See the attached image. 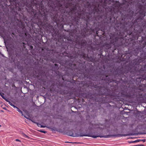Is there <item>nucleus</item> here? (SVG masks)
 I'll return each instance as SVG.
<instances>
[{
	"mask_svg": "<svg viewBox=\"0 0 146 146\" xmlns=\"http://www.w3.org/2000/svg\"><path fill=\"white\" fill-rule=\"evenodd\" d=\"M65 7L66 8H70V12L68 13V15H70L71 13V15L74 14V16H72L71 18L72 21L75 22V23L77 25H78L79 23V19H83L84 20L86 21L87 22H88L90 20L94 19L97 21H98L100 19L96 20L95 19V16L94 14L93 17L92 16V14L90 13H86L85 12L82 11L80 12H79L77 13L78 16H76V11H78L77 10V7L80 8V7L76 5H74V4L72 3H68L65 4ZM93 14L94 13L93 11Z\"/></svg>",
	"mask_w": 146,
	"mask_h": 146,
	"instance_id": "f257e3e1",
	"label": "nucleus"
},
{
	"mask_svg": "<svg viewBox=\"0 0 146 146\" xmlns=\"http://www.w3.org/2000/svg\"><path fill=\"white\" fill-rule=\"evenodd\" d=\"M113 0H102V2H104L103 5L98 4L96 5L94 3H93L92 4L94 5L93 11L95 16L96 19H100L102 18L105 7L107 4H110L111 2Z\"/></svg>",
	"mask_w": 146,
	"mask_h": 146,
	"instance_id": "f03ea898",
	"label": "nucleus"
},
{
	"mask_svg": "<svg viewBox=\"0 0 146 146\" xmlns=\"http://www.w3.org/2000/svg\"><path fill=\"white\" fill-rule=\"evenodd\" d=\"M38 11L36 13V11H33V19L34 20L36 23H38L41 25H43L46 27L48 25L47 23L45 22L47 21V16L45 13V10L44 7L42 10H38Z\"/></svg>",
	"mask_w": 146,
	"mask_h": 146,
	"instance_id": "7ed1b4c3",
	"label": "nucleus"
},
{
	"mask_svg": "<svg viewBox=\"0 0 146 146\" xmlns=\"http://www.w3.org/2000/svg\"><path fill=\"white\" fill-rule=\"evenodd\" d=\"M43 1V0H40V1H38L37 0H31V3H28L27 2L26 5L27 8H28V9L27 8V11L29 12H31L33 16V12L35 10L33 9V6H35L38 10H42L44 7L42 3Z\"/></svg>",
	"mask_w": 146,
	"mask_h": 146,
	"instance_id": "20e7f679",
	"label": "nucleus"
},
{
	"mask_svg": "<svg viewBox=\"0 0 146 146\" xmlns=\"http://www.w3.org/2000/svg\"><path fill=\"white\" fill-rule=\"evenodd\" d=\"M99 90L98 93L99 95L106 96H110V90L107 87H100L99 88Z\"/></svg>",
	"mask_w": 146,
	"mask_h": 146,
	"instance_id": "39448f33",
	"label": "nucleus"
},
{
	"mask_svg": "<svg viewBox=\"0 0 146 146\" xmlns=\"http://www.w3.org/2000/svg\"><path fill=\"white\" fill-rule=\"evenodd\" d=\"M110 38L111 40L109 44H106L104 45V46L107 49L111 48L112 45L114 46L118 40V38L116 37L111 36Z\"/></svg>",
	"mask_w": 146,
	"mask_h": 146,
	"instance_id": "423d86ee",
	"label": "nucleus"
},
{
	"mask_svg": "<svg viewBox=\"0 0 146 146\" xmlns=\"http://www.w3.org/2000/svg\"><path fill=\"white\" fill-rule=\"evenodd\" d=\"M139 8L140 9V13L139 17L137 19L142 20L143 19L144 17L145 16V14L146 12L145 10V8L143 7L141 5V6H139Z\"/></svg>",
	"mask_w": 146,
	"mask_h": 146,
	"instance_id": "0eeeda50",
	"label": "nucleus"
},
{
	"mask_svg": "<svg viewBox=\"0 0 146 146\" xmlns=\"http://www.w3.org/2000/svg\"><path fill=\"white\" fill-rule=\"evenodd\" d=\"M78 136H80V137H83V136H88L90 137H110V135H108L107 136H95V135H93V136H90L88 134H82L81 133L80 134V135H78Z\"/></svg>",
	"mask_w": 146,
	"mask_h": 146,
	"instance_id": "6e6552de",
	"label": "nucleus"
},
{
	"mask_svg": "<svg viewBox=\"0 0 146 146\" xmlns=\"http://www.w3.org/2000/svg\"><path fill=\"white\" fill-rule=\"evenodd\" d=\"M76 43V44H78L79 45L82 46L85 44H86V42L85 40H81V41L78 40V39L75 40Z\"/></svg>",
	"mask_w": 146,
	"mask_h": 146,
	"instance_id": "1a4fd4ad",
	"label": "nucleus"
},
{
	"mask_svg": "<svg viewBox=\"0 0 146 146\" xmlns=\"http://www.w3.org/2000/svg\"><path fill=\"white\" fill-rule=\"evenodd\" d=\"M69 56L70 58L71 59H73L76 58L77 57V55L76 52H74V53H73L72 55V54H71L69 56Z\"/></svg>",
	"mask_w": 146,
	"mask_h": 146,
	"instance_id": "9d476101",
	"label": "nucleus"
},
{
	"mask_svg": "<svg viewBox=\"0 0 146 146\" xmlns=\"http://www.w3.org/2000/svg\"><path fill=\"white\" fill-rule=\"evenodd\" d=\"M142 94H139L138 95H137L136 96L137 98H142Z\"/></svg>",
	"mask_w": 146,
	"mask_h": 146,
	"instance_id": "9b49d317",
	"label": "nucleus"
},
{
	"mask_svg": "<svg viewBox=\"0 0 146 146\" xmlns=\"http://www.w3.org/2000/svg\"><path fill=\"white\" fill-rule=\"evenodd\" d=\"M4 94L3 93H1V92H0V95L1 96L2 98H3L5 100L7 101V100L3 96Z\"/></svg>",
	"mask_w": 146,
	"mask_h": 146,
	"instance_id": "f8f14e48",
	"label": "nucleus"
},
{
	"mask_svg": "<svg viewBox=\"0 0 146 146\" xmlns=\"http://www.w3.org/2000/svg\"><path fill=\"white\" fill-rule=\"evenodd\" d=\"M146 141L145 139H138L137 140V142H139L141 141H142L143 142H145Z\"/></svg>",
	"mask_w": 146,
	"mask_h": 146,
	"instance_id": "ddd939ff",
	"label": "nucleus"
},
{
	"mask_svg": "<svg viewBox=\"0 0 146 146\" xmlns=\"http://www.w3.org/2000/svg\"><path fill=\"white\" fill-rule=\"evenodd\" d=\"M47 1L48 2V5H50V7L52 6V5L51 4H50V3H51V2H52V0H47Z\"/></svg>",
	"mask_w": 146,
	"mask_h": 146,
	"instance_id": "4468645a",
	"label": "nucleus"
},
{
	"mask_svg": "<svg viewBox=\"0 0 146 146\" xmlns=\"http://www.w3.org/2000/svg\"><path fill=\"white\" fill-rule=\"evenodd\" d=\"M17 108V110L21 113L22 114V115L23 116V112L18 108Z\"/></svg>",
	"mask_w": 146,
	"mask_h": 146,
	"instance_id": "2eb2a0df",
	"label": "nucleus"
},
{
	"mask_svg": "<svg viewBox=\"0 0 146 146\" xmlns=\"http://www.w3.org/2000/svg\"><path fill=\"white\" fill-rule=\"evenodd\" d=\"M127 142L129 143H137V140L133 141H128Z\"/></svg>",
	"mask_w": 146,
	"mask_h": 146,
	"instance_id": "dca6fc26",
	"label": "nucleus"
},
{
	"mask_svg": "<svg viewBox=\"0 0 146 146\" xmlns=\"http://www.w3.org/2000/svg\"><path fill=\"white\" fill-rule=\"evenodd\" d=\"M125 1L126 2H128L129 3H132L133 2V1H132V0H125Z\"/></svg>",
	"mask_w": 146,
	"mask_h": 146,
	"instance_id": "f3484780",
	"label": "nucleus"
},
{
	"mask_svg": "<svg viewBox=\"0 0 146 146\" xmlns=\"http://www.w3.org/2000/svg\"><path fill=\"white\" fill-rule=\"evenodd\" d=\"M67 134L68 135L71 136H73V133L72 131H71L70 133H68V132H67Z\"/></svg>",
	"mask_w": 146,
	"mask_h": 146,
	"instance_id": "a211bd4d",
	"label": "nucleus"
},
{
	"mask_svg": "<svg viewBox=\"0 0 146 146\" xmlns=\"http://www.w3.org/2000/svg\"><path fill=\"white\" fill-rule=\"evenodd\" d=\"M93 58L91 57V58H90L89 59H88V60L90 61H92V62H93Z\"/></svg>",
	"mask_w": 146,
	"mask_h": 146,
	"instance_id": "6ab92c4d",
	"label": "nucleus"
},
{
	"mask_svg": "<svg viewBox=\"0 0 146 146\" xmlns=\"http://www.w3.org/2000/svg\"><path fill=\"white\" fill-rule=\"evenodd\" d=\"M146 134V133H136V134H136V135H138V134Z\"/></svg>",
	"mask_w": 146,
	"mask_h": 146,
	"instance_id": "aec40b11",
	"label": "nucleus"
},
{
	"mask_svg": "<svg viewBox=\"0 0 146 146\" xmlns=\"http://www.w3.org/2000/svg\"><path fill=\"white\" fill-rule=\"evenodd\" d=\"M9 104L11 106H13L14 107V108H17V107H16V106H15L14 105H13L12 103H9Z\"/></svg>",
	"mask_w": 146,
	"mask_h": 146,
	"instance_id": "412c9836",
	"label": "nucleus"
},
{
	"mask_svg": "<svg viewBox=\"0 0 146 146\" xmlns=\"http://www.w3.org/2000/svg\"><path fill=\"white\" fill-rule=\"evenodd\" d=\"M62 4L60 3H59L57 4V6L59 7H62Z\"/></svg>",
	"mask_w": 146,
	"mask_h": 146,
	"instance_id": "4be33fe9",
	"label": "nucleus"
},
{
	"mask_svg": "<svg viewBox=\"0 0 146 146\" xmlns=\"http://www.w3.org/2000/svg\"><path fill=\"white\" fill-rule=\"evenodd\" d=\"M31 120V121L33 122V123H36V124H37V125H38V126H39V125H39V124H38L37 123H36V122H35L34 121H33V120H32V119H31V120ZM39 125H40V124H39Z\"/></svg>",
	"mask_w": 146,
	"mask_h": 146,
	"instance_id": "5701e85b",
	"label": "nucleus"
},
{
	"mask_svg": "<svg viewBox=\"0 0 146 146\" xmlns=\"http://www.w3.org/2000/svg\"><path fill=\"white\" fill-rule=\"evenodd\" d=\"M24 117L27 118V119H29V120H31V119L29 118L28 117H26V116H24Z\"/></svg>",
	"mask_w": 146,
	"mask_h": 146,
	"instance_id": "b1692460",
	"label": "nucleus"
},
{
	"mask_svg": "<svg viewBox=\"0 0 146 146\" xmlns=\"http://www.w3.org/2000/svg\"><path fill=\"white\" fill-rule=\"evenodd\" d=\"M143 78V79L145 80H146V76L145 77L144 76H142Z\"/></svg>",
	"mask_w": 146,
	"mask_h": 146,
	"instance_id": "393cba45",
	"label": "nucleus"
},
{
	"mask_svg": "<svg viewBox=\"0 0 146 146\" xmlns=\"http://www.w3.org/2000/svg\"><path fill=\"white\" fill-rule=\"evenodd\" d=\"M27 138L28 139H31V140H33V139H32L31 137H27Z\"/></svg>",
	"mask_w": 146,
	"mask_h": 146,
	"instance_id": "a878e982",
	"label": "nucleus"
},
{
	"mask_svg": "<svg viewBox=\"0 0 146 146\" xmlns=\"http://www.w3.org/2000/svg\"><path fill=\"white\" fill-rule=\"evenodd\" d=\"M15 141H20V142H21V141L19 139H15Z\"/></svg>",
	"mask_w": 146,
	"mask_h": 146,
	"instance_id": "bb28decb",
	"label": "nucleus"
},
{
	"mask_svg": "<svg viewBox=\"0 0 146 146\" xmlns=\"http://www.w3.org/2000/svg\"><path fill=\"white\" fill-rule=\"evenodd\" d=\"M65 143H72L71 142H65Z\"/></svg>",
	"mask_w": 146,
	"mask_h": 146,
	"instance_id": "cd10ccee",
	"label": "nucleus"
},
{
	"mask_svg": "<svg viewBox=\"0 0 146 146\" xmlns=\"http://www.w3.org/2000/svg\"><path fill=\"white\" fill-rule=\"evenodd\" d=\"M138 138V137H129V139L130 138V139H133V138ZM127 139H128V138Z\"/></svg>",
	"mask_w": 146,
	"mask_h": 146,
	"instance_id": "c85d7f7f",
	"label": "nucleus"
},
{
	"mask_svg": "<svg viewBox=\"0 0 146 146\" xmlns=\"http://www.w3.org/2000/svg\"><path fill=\"white\" fill-rule=\"evenodd\" d=\"M40 131L41 132H43V133H45V132H46V131Z\"/></svg>",
	"mask_w": 146,
	"mask_h": 146,
	"instance_id": "c756f323",
	"label": "nucleus"
},
{
	"mask_svg": "<svg viewBox=\"0 0 146 146\" xmlns=\"http://www.w3.org/2000/svg\"><path fill=\"white\" fill-rule=\"evenodd\" d=\"M64 10H63L62 11H61V12H62V13H63V12L64 13L65 12V11H64Z\"/></svg>",
	"mask_w": 146,
	"mask_h": 146,
	"instance_id": "7c9ffc66",
	"label": "nucleus"
},
{
	"mask_svg": "<svg viewBox=\"0 0 146 146\" xmlns=\"http://www.w3.org/2000/svg\"><path fill=\"white\" fill-rule=\"evenodd\" d=\"M54 65H55V66H58L57 64H54Z\"/></svg>",
	"mask_w": 146,
	"mask_h": 146,
	"instance_id": "2f4dec72",
	"label": "nucleus"
},
{
	"mask_svg": "<svg viewBox=\"0 0 146 146\" xmlns=\"http://www.w3.org/2000/svg\"><path fill=\"white\" fill-rule=\"evenodd\" d=\"M98 31H96V34L97 35H98Z\"/></svg>",
	"mask_w": 146,
	"mask_h": 146,
	"instance_id": "473e14b6",
	"label": "nucleus"
},
{
	"mask_svg": "<svg viewBox=\"0 0 146 146\" xmlns=\"http://www.w3.org/2000/svg\"><path fill=\"white\" fill-rule=\"evenodd\" d=\"M3 109H5V110H7V109L5 107L3 108Z\"/></svg>",
	"mask_w": 146,
	"mask_h": 146,
	"instance_id": "72a5a7b5",
	"label": "nucleus"
},
{
	"mask_svg": "<svg viewBox=\"0 0 146 146\" xmlns=\"http://www.w3.org/2000/svg\"><path fill=\"white\" fill-rule=\"evenodd\" d=\"M112 136H117V135H112Z\"/></svg>",
	"mask_w": 146,
	"mask_h": 146,
	"instance_id": "f704fd0d",
	"label": "nucleus"
},
{
	"mask_svg": "<svg viewBox=\"0 0 146 146\" xmlns=\"http://www.w3.org/2000/svg\"><path fill=\"white\" fill-rule=\"evenodd\" d=\"M25 5V3L24 4H23V5L22 6H23H23H24V5Z\"/></svg>",
	"mask_w": 146,
	"mask_h": 146,
	"instance_id": "c9c22d12",
	"label": "nucleus"
},
{
	"mask_svg": "<svg viewBox=\"0 0 146 146\" xmlns=\"http://www.w3.org/2000/svg\"><path fill=\"white\" fill-rule=\"evenodd\" d=\"M30 48H33V46H30Z\"/></svg>",
	"mask_w": 146,
	"mask_h": 146,
	"instance_id": "e433bc0d",
	"label": "nucleus"
},
{
	"mask_svg": "<svg viewBox=\"0 0 146 146\" xmlns=\"http://www.w3.org/2000/svg\"><path fill=\"white\" fill-rule=\"evenodd\" d=\"M119 135V136H122V135Z\"/></svg>",
	"mask_w": 146,
	"mask_h": 146,
	"instance_id": "4c0bfd02",
	"label": "nucleus"
},
{
	"mask_svg": "<svg viewBox=\"0 0 146 146\" xmlns=\"http://www.w3.org/2000/svg\"><path fill=\"white\" fill-rule=\"evenodd\" d=\"M25 136H26V137H29L28 136H27L26 135H25Z\"/></svg>",
	"mask_w": 146,
	"mask_h": 146,
	"instance_id": "58836bf2",
	"label": "nucleus"
},
{
	"mask_svg": "<svg viewBox=\"0 0 146 146\" xmlns=\"http://www.w3.org/2000/svg\"><path fill=\"white\" fill-rule=\"evenodd\" d=\"M22 27H23V28H24V26H23H23H22Z\"/></svg>",
	"mask_w": 146,
	"mask_h": 146,
	"instance_id": "ea45409f",
	"label": "nucleus"
},
{
	"mask_svg": "<svg viewBox=\"0 0 146 146\" xmlns=\"http://www.w3.org/2000/svg\"><path fill=\"white\" fill-rule=\"evenodd\" d=\"M1 112H3V110H1Z\"/></svg>",
	"mask_w": 146,
	"mask_h": 146,
	"instance_id": "a19ab883",
	"label": "nucleus"
},
{
	"mask_svg": "<svg viewBox=\"0 0 146 146\" xmlns=\"http://www.w3.org/2000/svg\"><path fill=\"white\" fill-rule=\"evenodd\" d=\"M123 135L124 136H127V135Z\"/></svg>",
	"mask_w": 146,
	"mask_h": 146,
	"instance_id": "79ce46f5",
	"label": "nucleus"
},
{
	"mask_svg": "<svg viewBox=\"0 0 146 146\" xmlns=\"http://www.w3.org/2000/svg\"><path fill=\"white\" fill-rule=\"evenodd\" d=\"M94 138H96L97 137H94Z\"/></svg>",
	"mask_w": 146,
	"mask_h": 146,
	"instance_id": "37998d69",
	"label": "nucleus"
},
{
	"mask_svg": "<svg viewBox=\"0 0 146 146\" xmlns=\"http://www.w3.org/2000/svg\"><path fill=\"white\" fill-rule=\"evenodd\" d=\"M133 141V140H132V141Z\"/></svg>",
	"mask_w": 146,
	"mask_h": 146,
	"instance_id": "c03bdc74",
	"label": "nucleus"
},
{
	"mask_svg": "<svg viewBox=\"0 0 146 146\" xmlns=\"http://www.w3.org/2000/svg\"><path fill=\"white\" fill-rule=\"evenodd\" d=\"M1 125H0V127H1Z\"/></svg>",
	"mask_w": 146,
	"mask_h": 146,
	"instance_id": "a18cd8bd",
	"label": "nucleus"
}]
</instances>
